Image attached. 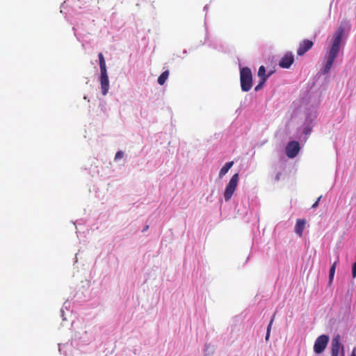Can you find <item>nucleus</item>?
Here are the masks:
<instances>
[{"label": "nucleus", "mask_w": 356, "mask_h": 356, "mask_svg": "<svg viewBox=\"0 0 356 356\" xmlns=\"http://www.w3.org/2000/svg\"><path fill=\"white\" fill-rule=\"evenodd\" d=\"M331 346V356H338L341 349L340 337L339 335L332 339Z\"/></svg>", "instance_id": "obj_9"}, {"label": "nucleus", "mask_w": 356, "mask_h": 356, "mask_svg": "<svg viewBox=\"0 0 356 356\" xmlns=\"http://www.w3.org/2000/svg\"><path fill=\"white\" fill-rule=\"evenodd\" d=\"M258 76L261 79H262L263 78H266L267 79L268 77L269 76V75H266V68L264 66L261 65L259 67L258 70Z\"/></svg>", "instance_id": "obj_14"}, {"label": "nucleus", "mask_w": 356, "mask_h": 356, "mask_svg": "<svg viewBox=\"0 0 356 356\" xmlns=\"http://www.w3.org/2000/svg\"><path fill=\"white\" fill-rule=\"evenodd\" d=\"M123 156H124V152L122 151H118L115 154V160L117 161V160L121 159L123 158Z\"/></svg>", "instance_id": "obj_17"}, {"label": "nucleus", "mask_w": 356, "mask_h": 356, "mask_svg": "<svg viewBox=\"0 0 356 356\" xmlns=\"http://www.w3.org/2000/svg\"><path fill=\"white\" fill-rule=\"evenodd\" d=\"M343 35V29L341 27L333 35L332 44L328 51L326 64L323 69L324 74L328 73L332 67L334 61L339 52Z\"/></svg>", "instance_id": "obj_1"}, {"label": "nucleus", "mask_w": 356, "mask_h": 356, "mask_svg": "<svg viewBox=\"0 0 356 356\" xmlns=\"http://www.w3.org/2000/svg\"><path fill=\"white\" fill-rule=\"evenodd\" d=\"M337 264V261L334 262L333 264L331 266V267L330 268V272H329V281H330V283L332 282V281H333V278H334V273H335Z\"/></svg>", "instance_id": "obj_13"}, {"label": "nucleus", "mask_w": 356, "mask_h": 356, "mask_svg": "<svg viewBox=\"0 0 356 356\" xmlns=\"http://www.w3.org/2000/svg\"><path fill=\"white\" fill-rule=\"evenodd\" d=\"M100 67V82L102 94L106 95L109 89V81L107 74L106 61L102 53L98 54Z\"/></svg>", "instance_id": "obj_2"}, {"label": "nucleus", "mask_w": 356, "mask_h": 356, "mask_svg": "<svg viewBox=\"0 0 356 356\" xmlns=\"http://www.w3.org/2000/svg\"><path fill=\"white\" fill-rule=\"evenodd\" d=\"M147 229H148V226L147 225V226L144 228V229H143V232H145V230H147Z\"/></svg>", "instance_id": "obj_22"}, {"label": "nucleus", "mask_w": 356, "mask_h": 356, "mask_svg": "<svg viewBox=\"0 0 356 356\" xmlns=\"http://www.w3.org/2000/svg\"><path fill=\"white\" fill-rule=\"evenodd\" d=\"M239 181V175L238 173H235L231 177L229 181L225 186L224 191V199L225 202H228L232 198Z\"/></svg>", "instance_id": "obj_4"}, {"label": "nucleus", "mask_w": 356, "mask_h": 356, "mask_svg": "<svg viewBox=\"0 0 356 356\" xmlns=\"http://www.w3.org/2000/svg\"><path fill=\"white\" fill-rule=\"evenodd\" d=\"M328 341L329 337L327 335L322 334L319 336L314 342V351L316 354L322 353L327 347Z\"/></svg>", "instance_id": "obj_5"}, {"label": "nucleus", "mask_w": 356, "mask_h": 356, "mask_svg": "<svg viewBox=\"0 0 356 356\" xmlns=\"http://www.w3.org/2000/svg\"><path fill=\"white\" fill-rule=\"evenodd\" d=\"M233 165L234 161H229L226 163L219 172V178L222 179L227 173V172L233 166Z\"/></svg>", "instance_id": "obj_11"}, {"label": "nucleus", "mask_w": 356, "mask_h": 356, "mask_svg": "<svg viewBox=\"0 0 356 356\" xmlns=\"http://www.w3.org/2000/svg\"><path fill=\"white\" fill-rule=\"evenodd\" d=\"M266 81V78H263L262 79H260L259 84L254 88V90L256 92L260 90L263 88Z\"/></svg>", "instance_id": "obj_15"}, {"label": "nucleus", "mask_w": 356, "mask_h": 356, "mask_svg": "<svg viewBox=\"0 0 356 356\" xmlns=\"http://www.w3.org/2000/svg\"><path fill=\"white\" fill-rule=\"evenodd\" d=\"M294 62V57L291 52L286 53L279 62V65L282 68L288 69Z\"/></svg>", "instance_id": "obj_7"}, {"label": "nucleus", "mask_w": 356, "mask_h": 356, "mask_svg": "<svg viewBox=\"0 0 356 356\" xmlns=\"http://www.w3.org/2000/svg\"><path fill=\"white\" fill-rule=\"evenodd\" d=\"M350 356H356V347L353 349Z\"/></svg>", "instance_id": "obj_21"}, {"label": "nucleus", "mask_w": 356, "mask_h": 356, "mask_svg": "<svg viewBox=\"0 0 356 356\" xmlns=\"http://www.w3.org/2000/svg\"><path fill=\"white\" fill-rule=\"evenodd\" d=\"M300 149V144L297 141L289 142L286 147V154L289 158L296 157Z\"/></svg>", "instance_id": "obj_6"}, {"label": "nucleus", "mask_w": 356, "mask_h": 356, "mask_svg": "<svg viewBox=\"0 0 356 356\" xmlns=\"http://www.w3.org/2000/svg\"><path fill=\"white\" fill-rule=\"evenodd\" d=\"M313 42L309 40H302L298 47L297 50V54L298 56H303L307 51L312 49L313 47Z\"/></svg>", "instance_id": "obj_8"}, {"label": "nucleus", "mask_w": 356, "mask_h": 356, "mask_svg": "<svg viewBox=\"0 0 356 356\" xmlns=\"http://www.w3.org/2000/svg\"><path fill=\"white\" fill-rule=\"evenodd\" d=\"M274 316H275V314L273 315L271 321H270V323L268 324V326L267 327V331H266V340L268 341V339H269V337H270V329H271V325L273 324V319H274Z\"/></svg>", "instance_id": "obj_16"}, {"label": "nucleus", "mask_w": 356, "mask_h": 356, "mask_svg": "<svg viewBox=\"0 0 356 356\" xmlns=\"http://www.w3.org/2000/svg\"><path fill=\"white\" fill-rule=\"evenodd\" d=\"M169 76V71L166 70L162 72V74L158 78V83L159 85L163 86Z\"/></svg>", "instance_id": "obj_12"}, {"label": "nucleus", "mask_w": 356, "mask_h": 356, "mask_svg": "<svg viewBox=\"0 0 356 356\" xmlns=\"http://www.w3.org/2000/svg\"><path fill=\"white\" fill-rule=\"evenodd\" d=\"M204 351L205 352H209V353H213V348H212L210 344H206L205 345Z\"/></svg>", "instance_id": "obj_18"}, {"label": "nucleus", "mask_w": 356, "mask_h": 356, "mask_svg": "<svg viewBox=\"0 0 356 356\" xmlns=\"http://www.w3.org/2000/svg\"><path fill=\"white\" fill-rule=\"evenodd\" d=\"M321 198V196H320L319 197L317 198L316 201L312 204V208H316L318 206Z\"/></svg>", "instance_id": "obj_19"}, {"label": "nucleus", "mask_w": 356, "mask_h": 356, "mask_svg": "<svg viewBox=\"0 0 356 356\" xmlns=\"http://www.w3.org/2000/svg\"><path fill=\"white\" fill-rule=\"evenodd\" d=\"M306 220L305 219H298L296 221L295 232L299 236H302L303 230L305 227Z\"/></svg>", "instance_id": "obj_10"}, {"label": "nucleus", "mask_w": 356, "mask_h": 356, "mask_svg": "<svg viewBox=\"0 0 356 356\" xmlns=\"http://www.w3.org/2000/svg\"><path fill=\"white\" fill-rule=\"evenodd\" d=\"M240 81L241 90L243 92L249 91L252 86V74L248 67H243L240 71Z\"/></svg>", "instance_id": "obj_3"}, {"label": "nucleus", "mask_w": 356, "mask_h": 356, "mask_svg": "<svg viewBox=\"0 0 356 356\" xmlns=\"http://www.w3.org/2000/svg\"><path fill=\"white\" fill-rule=\"evenodd\" d=\"M281 175H282V173L278 172L275 176V181H278L280 179Z\"/></svg>", "instance_id": "obj_20"}]
</instances>
